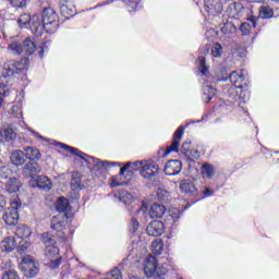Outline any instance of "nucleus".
Masks as SVG:
<instances>
[{"mask_svg":"<svg viewBox=\"0 0 279 279\" xmlns=\"http://www.w3.org/2000/svg\"><path fill=\"white\" fill-rule=\"evenodd\" d=\"M58 21V13L52 8H46L41 12V21L40 16L33 15L32 34L35 36H43L44 32L46 34H56L60 25Z\"/></svg>","mask_w":279,"mask_h":279,"instance_id":"obj_1","label":"nucleus"},{"mask_svg":"<svg viewBox=\"0 0 279 279\" xmlns=\"http://www.w3.org/2000/svg\"><path fill=\"white\" fill-rule=\"evenodd\" d=\"M27 59L21 61H9L0 66V101H3V97L10 95V87L8 86V77H14V75H21L29 69L27 65Z\"/></svg>","mask_w":279,"mask_h":279,"instance_id":"obj_2","label":"nucleus"},{"mask_svg":"<svg viewBox=\"0 0 279 279\" xmlns=\"http://www.w3.org/2000/svg\"><path fill=\"white\" fill-rule=\"evenodd\" d=\"M57 147H60L61 149H64L65 151H69V154H72L73 156H77L81 158V160H85L88 169H90L94 173H104L106 169H110V167H121V162L117 161H101L95 157L88 156L86 153H82V150L69 146L66 144L57 143Z\"/></svg>","mask_w":279,"mask_h":279,"instance_id":"obj_3","label":"nucleus"},{"mask_svg":"<svg viewBox=\"0 0 279 279\" xmlns=\"http://www.w3.org/2000/svg\"><path fill=\"white\" fill-rule=\"evenodd\" d=\"M8 49L14 56H21V53H25L26 56H33V53H36L38 48L36 47L34 40L26 38L23 44L17 40L11 41L8 46Z\"/></svg>","mask_w":279,"mask_h":279,"instance_id":"obj_4","label":"nucleus"},{"mask_svg":"<svg viewBox=\"0 0 279 279\" xmlns=\"http://www.w3.org/2000/svg\"><path fill=\"white\" fill-rule=\"evenodd\" d=\"M10 206L3 214L2 219L7 226H16L19 223V209L21 208V199L13 197Z\"/></svg>","mask_w":279,"mask_h":279,"instance_id":"obj_5","label":"nucleus"},{"mask_svg":"<svg viewBox=\"0 0 279 279\" xmlns=\"http://www.w3.org/2000/svg\"><path fill=\"white\" fill-rule=\"evenodd\" d=\"M20 269L23 271L26 278H36V276H38V272L40 271L32 256H26L22 259V263L20 264Z\"/></svg>","mask_w":279,"mask_h":279,"instance_id":"obj_6","label":"nucleus"},{"mask_svg":"<svg viewBox=\"0 0 279 279\" xmlns=\"http://www.w3.org/2000/svg\"><path fill=\"white\" fill-rule=\"evenodd\" d=\"M158 171H160V166H158L156 161L148 159L144 160L140 174L145 180H154V178L158 175Z\"/></svg>","mask_w":279,"mask_h":279,"instance_id":"obj_7","label":"nucleus"},{"mask_svg":"<svg viewBox=\"0 0 279 279\" xmlns=\"http://www.w3.org/2000/svg\"><path fill=\"white\" fill-rule=\"evenodd\" d=\"M41 242L45 245V255L49 258L58 256L60 248L56 246V238L49 233L41 234Z\"/></svg>","mask_w":279,"mask_h":279,"instance_id":"obj_8","label":"nucleus"},{"mask_svg":"<svg viewBox=\"0 0 279 279\" xmlns=\"http://www.w3.org/2000/svg\"><path fill=\"white\" fill-rule=\"evenodd\" d=\"M228 78L230 80L234 88H245L247 86V82H245V74H243V71H233L226 77L218 78V81L226 82Z\"/></svg>","mask_w":279,"mask_h":279,"instance_id":"obj_9","label":"nucleus"},{"mask_svg":"<svg viewBox=\"0 0 279 279\" xmlns=\"http://www.w3.org/2000/svg\"><path fill=\"white\" fill-rule=\"evenodd\" d=\"M179 186L189 197H199V189L195 185V180L184 179L180 182Z\"/></svg>","mask_w":279,"mask_h":279,"instance_id":"obj_10","label":"nucleus"},{"mask_svg":"<svg viewBox=\"0 0 279 279\" xmlns=\"http://www.w3.org/2000/svg\"><path fill=\"white\" fill-rule=\"evenodd\" d=\"M184 126H179L173 134V141L170 146L166 148L165 156H169V154L179 153L180 151V142L182 141V136H184Z\"/></svg>","mask_w":279,"mask_h":279,"instance_id":"obj_11","label":"nucleus"},{"mask_svg":"<svg viewBox=\"0 0 279 279\" xmlns=\"http://www.w3.org/2000/svg\"><path fill=\"white\" fill-rule=\"evenodd\" d=\"M158 269H161L158 267V259H156L155 256L148 255L144 260V274L147 278H151Z\"/></svg>","mask_w":279,"mask_h":279,"instance_id":"obj_12","label":"nucleus"},{"mask_svg":"<svg viewBox=\"0 0 279 279\" xmlns=\"http://www.w3.org/2000/svg\"><path fill=\"white\" fill-rule=\"evenodd\" d=\"M198 75L202 77L201 82L203 84H213V76H210L208 66H206V58L204 57H198Z\"/></svg>","mask_w":279,"mask_h":279,"instance_id":"obj_13","label":"nucleus"},{"mask_svg":"<svg viewBox=\"0 0 279 279\" xmlns=\"http://www.w3.org/2000/svg\"><path fill=\"white\" fill-rule=\"evenodd\" d=\"M41 172L43 168L36 161H28L27 163L24 165L22 169L24 178H32V180H34V178H36V175H38V173Z\"/></svg>","mask_w":279,"mask_h":279,"instance_id":"obj_14","label":"nucleus"},{"mask_svg":"<svg viewBox=\"0 0 279 279\" xmlns=\"http://www.w3.org/2000/svg\"><path fill=\"white\" fill-rule=\"evenodd\" d=\"M15 236L25 241V245H22L21 247L27 250V247H29V241H27V239L32 236V229L27 225H19L15 230Z\"/></svg>","mask_w":279,"mask_h":279,"instance_id":"obj_15","label":"nucleus"},{"mask_svg":"<svg viewBox=\"0 0 279 279\" xmlns=\"http://www.w3.org/2000/svg\"><path fill=\"white\" fill-rule=\"evenodd\" d=\"M148 236H162L165 234V223L160 220H154L146 227Z\"/></svg>","mask_w":279,"mask_h":279,"instance_id":"obj_16","label":"nucleus"},{"mask_svg":"<svg viewBox=\"0 0 279 279\" xmlns=\"http://www.w3.org/2000/svg\"><path fill=\"white\" fill-rule=\"evenodd\" d=\"M181 154L185 156L189 162H195L199 159V150L191 148V143L184 142L181 146Z\"/></svg>","mask_w":279,"mask_h":279,"instance_id":"obj_17","label":"nucleus"},{"mask_svg":"<svg viewBox=\"0 0 279 279\" xmlns=\"http://www.w3.org/2000/svg\"><path fill=\"white\" fill-rule=\"evenodd\" d=\"M16 141V131L12 126H4L0 129L1 143H14Z\"/></svg>","mask_w":279,"mask_h":279,"instance_id":"obj_18","label":"nucleus"},{"mask_svg":"<svg viewBox=\"0 0 279 279\" xmlns=\"http://www.w3.org/2000/svg\"><path fill=\"white\" fill-rule=\"evenodd\" d=\"M182 171V161L178 159L169 160L165 166L166 175H178Z\"/></svg>","mask_w":279,"mask_h":279,"instance_id":"obj_19","label":"nucleus"},{"mask_svg":"<svg viewBox=\"0 0 279 279\" xmlns=\"http://www.w3.org/2000/svg\"><path fill=\"white\" fill-rule=\"evenodd\" d=\"M130 169V163H125L122 168H120V172L118 175L111 178L110 187L117 189L118 186H123V180H125V171Z\"/></svg>","mask_w":279,"mask_h":279,"instance_id":"obj_20","label":"nucleus"},{"mask_svg":"<svg viewBox=\"0 0 279 279\" xmlns=\"http://www.w3.org/2000/svg\"><path fill=\"white\" fill-rule=\"evenodd\" d=\"M11 162L15 165V167H23L25 162H27V156L25 151L21 149H15L11 153Z\"/></svg>","mask_w":279,"mask_h":279,"instance_id":"obj_21","label":"nucleus"},{"mask_svg":"<svg viewBox=\"0 0 279 279\" xmlns=\"http://www.w3.org/2000/svg\"><path fill=\"white\" fill-rule=\"evenodd\" d=\"M204 7L206 12L213 16H215V14H219L221 11V4L219 3V0H204Z\"/></svg>","mask_w":279,"mask_h":279,"instance_id":"obj_22","label":"nucleus"},{"mask_svg":"<svg viewBox=\"0 0 279 279\" xmlns=\"http://www.w3.org/2000/svg\"><path fill=\"white\" fill-rule=\"evenodd\" d=\"M24 151L26 155V160H31V162H38L43 158L40 150L36 147L27 146L24 147Z\"/></svg>","mask_w":279,"mask_h":279,"instance_id":"obj_23","label":"nucleus"},{"mask_svg":"<svg viewBox=\"0 0 279 279\" xmlns=\"http://www.w3.org/2000/svg\"><path fill=\"white\" fill-rule=\"evenodd\" d=\"M59 9L63 16H66V14H73V10H75V2L74 0H59Z\"/></svg>","mask_w":279,"mask_h":279,"instance_id":"obj_24","label":"nucleus"},{"mask_svg":"<svg viewBox=\"0 0 279 279\" xmlns=\"http://www.w3.org/2000/svg\"><path fill=\"white\" fill-rule=\"evenodd\" d=\"M180 215H182L180 210L169 211L165 218L166 223L170 228H177L178 223H180Z\"/></svg>","mask_w":279,"mask_h":279,"instance_id":"obj_25","label":"nucleus"},{"mask_svg":"<svg viewBox=\"0 0 279 279\" xmlns=\"http://www.w3.org/2000/svg\"><path fill=\"white\" fill-rule=\"evenodd\" d=\"M166 213L167 207L160 204H154L149 209V217H151V219H161Z\"/></svg>","mask_w":279,"mask_h":279,"instance_id":"obj_26","label":"nucleus"},{"mask_svg":"<svg viewBox=\"0 0 279 279\" xmlns=\"http://www.w3.org/2000/svg\"><path fill=\"white\" fill-rule=\"evenodd\" d=\"M17 23H19L20 27L26 28V29L29 28L32 32V27H34V15L31 16L27 13H23L17 19Z\"/></svg>","mask_w":279,"mask_h":279,"instance_id":"obj_27","label":"nucleus"},{"mask_svg":"<svg viewBox=\"0 0 279 279\" xmlns=\"http://www.w3.org/2000/svg\"><path fill=\"white\" fill-rule=\"evenodd\" d=\"M23 186V183H21V180L16 178H11L5 184V191L7 193H19L21 191V187Z\"/></svg>","mask_w":279,"mask_h":279,"instance_id":"obj_28","label":"nucleus"},{"mask_svg":"<svg viewBox=\"0 0 279 279\" xmlns=\"http://www.w3.org/2000/svg\"><path fill=\"white\" fill-rule=\"evenodd\" d=\"M16 247V240L14 236H7L0 242V248L2 252H13Z\"/></svg>","mask_w":279,"mask_h":279,"instance_id":"obj_29","label":"nucleus"},{"mask_svg":"<svg viewBox=\"0 0 279 279\" xmlns=\"http://www.w3.org/2000/svg\"><path fill=\"white\" fill-rule=\"evenodd\" d=\"M51 180L47 175H37L36 177V187L41 189L43 191H51Z\"/></svg>","mask_w":279,"mask_h":279,"instance_id":"obj_30","label":"nucleus"},{"mask_svg":"<svg viewBox=\"0 0 279 279\" xmlns=\"http://www.w3.org/2000/svg\"><path fill=\"white\" fill-rule=\"evenodd\" d=\"M66 226V218L64 216H54L51 220V228L54 232H62Z\"/></svg>","mask_w":279,"mask_h":279,"instance_id":"obj_31","label":"nucleus"},{"mask_svg":"<svg viewBox=\"0 0 279 279\" xmlns=\"http://www.w3.org/2000/svg\"><path fill=\"white\" fill-rule=\"evenodd\" d=\"M215 95H217L216 88H214L210 85L203 86L202 99H203V101H205V104H209L210 100L215 97Z\"/></svg>","mask_w":279,"mask_h":279,"instance_id":"obj_32","label":"nucleus"},{"mask_svg":"<svg viewBox=\"0 0 279 279\" xmlns=\"http://www.w3.org/2000/svg\"><path fill=\"white\" fill-rule=\"evenodd\" d=\"M56 209L58 213H69V210H71V204L69 203V199L64 197L58 198L56 203Z\"/></svg>","mask_w":279,"mask_h":279,"instance_id":"obj_33","label":"nucleus"},{"mask_svg":"<svg viewBox=\"0 0 279 279\" xmlns=\"http://www.w3.org/2000/svg\"><path fill=\"white\" fill-rule=\"evenodd\" d=\"M202 175L203 178H207V180H213L215 175V166L210 163H204L202 166Z\"/></svg>","mask_w":279,"mask_h":279,"instance_id":"obj_34","label":"nucleus"},{"mask_svg":"<svg viewBox=\"0 0 279 279\" xmlns=\"http://www.w3.org/2000/svg\"><path fill=\"white\" fill-rule=\"evenodd\" d=\"M163 247L165 243L162 242V240H155L151 243L150 250L153 254H155L156 256H160V254H162Z\"/></svg>","mask_w":279,"mask_h":279,"instance_id":"obj_35","label":"nucleus"},{"mask_svg":"<svg viewBox=\"0 0 279 279\" xmlns=\"http://www.w3.org/2000/svg\"><path fill=\"white\" fill-rule=\"evenodd\" d=\"M220 32L225 34V36H228L230 34H235L236 26H234V24H232L231 22H227L220 27Z\"/></svg>","mask_w":279,"mask_h":279,"instance_id":"obj_36","label":"nucleus"},{"mask_svg":"<svg viewBox=\"0 0 279 279\" xmlns=\"http://www.w3.org/2000/svg\"><path fill=\"white\" fill-rule=\"evenodd\" d=\"M129 12H136V10H141L143 5L141 4V0H124Z\"/></svg>","mask_w":279,"mask_h":279,"instance_id":"obj_37","label":"nucleus"},{"mask_svg":"<svg viewBox=\"0 0 279 279\" xmlns=\"http://www.w3.org/2000/svg\"><path fill=\"white\" fill-rule=\"evenodd\" d=\"M259 16L260 19H272L274 17V9L270 7H260L259 8Z\"/></svg>","mask_w":279,"mask_h":279,"instance_id":"obj_38","label":"nucleus"},{"mask_svg":"<svg viewBox=\"0 0 279 279\" xmlns=\"http://www.w3.org/2000/svg\"><path fill=\"white\" fill-rule=\"evenodd\" d=\"M199 194L202 195L203 199H206L208 197H213L215 195V190L210 189L208 185H204L198 190Z\"/></svg>","mask_w":279,"mask_h":279,"instance_id":"obj_39","label":"nucleus"},{"mask_svg":"<svg viewBox=\"0 0 279 279\" xmlns=\"http://www.w3.org/2000/svg\"><path fill=\"white\" fill-rule=\"evenodd\" d=\"M157 197L159 202H169V199H171V196L169 195V191L159 187L157 190Z\"/></svg>","mask_w":279,"mask_h":279,"instance_id":"obj_40","label":"nucleus"},{"mask_svg":"<svg viewBox=\"0 0 279 279\" xmlns=\"http://www.w3.org/2000/svg\"><path fill=\"white\" fill-rule=\"evenodd\" d=\"M222 51L223 48L219 43L214 44V46L211 47V56H214V58H221Z\"/></svg>","mask_w":279,"mask_h":279,"instance_id":"obj_41","label":"nucleus"},{"mask_svg":"<svg viewBox=\"0 0 279 279\" xmlns=\"http://www.w3.org/2000/svg\"><path fill=\"white\" fill-rule=\"evenodd\" d=\"M10 175H12V169H10V166H2L0 168L1 180H8Z\"/></svg>","mask_w":279,"mask_h":279,"instance_id":"obj_42","label":"nucleus"},{"mask_svg":"<svg viewBox=\"0 0 279 279\" xmlns=\"http://www.w3.org/2000/svg\"><path fill=\"white\" fill-rule=\"evenodd\" d=\"M145 160L142 161H134V162H126V165H130L129 169L131 168V171H143V165Z\"/></svg>","mask_w":279,"mask_h":279,"instance_id":"obj_43","label":"nucleus"},{"mask_svg":"<svg viewBox=\"0 0 279 279\" xmlns=\"http://www.w3.org/2000/svg\"><path fill=\"white\" fill-rule=\"evenodd\" d=\"M167 271H169L165 266L161 268H158L157 271L153 275L154 279H166L167 277Z\"/></svg>","mask_w":279,"mask_h":279,"instance_id":"obj_44","label":"nucleus"},{"mask_svg":"<svg viewBox=\"0 0 279 279\" xmlns=\"http://www.w3.org/2000/svg\"><path fill=\"white\" fill-rule=\"evenodd\" d=\"M251 29H252V26L247 22L242 23L240 26V32H241L242 36H250Z\"/></svg>","mask_w":279,"mask_h":279,"instance_id":"obj_45","label":"nucleus"},{"mask_svg":"<svg viewBox=\"0 0 279 279\" xmlns=\"http://www.w3.org/2000/svg\"><path fill=\"white\" fill-rule=\"evenodd\" d=\"M138 228H140L138 220H136V218H132L129 227L130 232L132 234H136V231L138 230Z\"/></svg>","mask_w":279,"mask_h":279,"instance_id":"obj_46","label":"nucleus"},{"mask_svg":"<svg viewBox=\"0 0 279 279\" xmlns=\"http://www.w3.org/2000/svg\"><path fill=\"white\" fill-rule=\"evenodd\" d=\"M2 279H19V274L14 269H9L3 274Z\"/></svg>","mask_w":279,"mask_h":279,"instance_id":"obj_47","label":"nucleus"},{"mask_svg":"<svg viewBox=\"0 0 279 279\" xmlns=\"http://www.w3.org/2000/svg\"><path fill=\"white\" fill-rule=\"evenodd\" d=\"M13 8H25L27 0H8Z\"/></svg>","mask_w":279,"mask_h":279,"instance_id":"obj_48","label":"nucleus"},{"mask_svg":"<svg viewBox=\"0 0 279 279\" xmlns=\"http://www.w3.org/2000/svg\"><path fill=\"white\" fill-rule=\"evenodd\" d=\"M60 265H62V258L61 257H59L54 260H50L47 264V267H49V269H58L60 267Z\"/></svg>","mask_w":279,"mask_h":279,"instance_id":"obj_49","label":"nucleus"},{"mask_svg":"<svg viewBox=\"0 0 279 279\" xmlns=\"http://www.w3.org/2000/svg\"><path fill=\"white\" fill-rule=\"evenodd\" d=\"M45 49H47L46 46H40L37 48L39 58H45Z\"/></svg>","mask_w":279,"mask_h":279,"instance_id":"obj_50","label":"nucleus"},{"mask_svg":"<svg viewBox=\"0 0 279 279\" xmlns=\"http://www.w3.org/2000/svg\"><path fill=\"white\" fill-rule=\"evenodd\" d=\"M71 187L73 189V191H75V190H77V189H80V180H73L72 182H71Z\"/></svg>","mask_w":279,"mask_h":279,"instance_id":"obj_51","label":"nucleus"},{"mask_svg":"<svg viewBox=\"0 0 279 279\" xmlns=\"http://www.w3.org/2000/svg\"><path fill=\"white\" fill-rule=\"evenodd\" d=\"M5 204H7L5 196H3V194H0V210L1 208H5Z\"/></svg>","mask_w":279,"mask_h":279,"instance_id":"obj_52","label":"nucleus"},{"mask_svg":"<svg viewBox=\"0 0 279 279\" xmlns=\"http://www.w3.org/2000/svg\"><path fill=\"white\" fill-rule=\"evenodd\" d=\"M133 257H132V253H130L129 254V256H126V258L124 259V265H128V262L129 263H134V259H132Z\"/></svg>","mask_w":279,"mask_h":279,"instance_id":"obj_53","label":"nucleus"},{"mask_svg":"<svg viewBox=\"0 0 279 279\" xmlns=\"http://www.w3.org/2000/svg\"><path fill=\"white\" fill-rule=\"evenodd\" d=\"M33 136H36L37 138H41V140L45 138V137H43V135H40L34 131H33Z\"/></svg>","mask_w":279,"mask_h":279,"instance_id":"obj_54","label":"nucleus"},{"mask_svg":"<svg viewBox=\"0 0 279 279\" xmlns=\"http://www.w3.org/2000/svg\"><path fill=\"white\" fill-rule=\"evenodd\" d=\"M247 99H250V96H247L246 99L241 100L239 106H241L242 104H245V101H247Z\"/></svg>","mask_w":279,"mask_h":279,"instance_id":"obj_55","label":"nucleus"},{"mask_svg":"<svg viewBox=\"0 0 279 279\" xmlns=\"http://www.w3.org/2000/svg\"><path fill=\"white\" fill-rule=\"evenodd\" d=\"M253 23V27H256V21H254V19L250 20Z\"/></svg>","mask_w":279,"mask_h":279,"instance_id":"obj_56","label":"nucleus"},{"mask_svg":"<svg viewBox=\"0 0 279 279\" xmlns=\"http://www.w3.org/2000/svg\"><path fill=\"white\" fill-rule=\"evenodd\" d=\"M208 119V114L203 116L202 121H206Z\"/></svg>","mask_w":279,"mask_h":279,"instance_id":"obj_57","label":"nucleus"},{"mask_svg":"<svg viewBox=\"0 0 279 279\" xmlns=\"http://www.w3.org/2000/svg\"><path fill=\"white\" fill-rule=\"evenodd\" d=\"M138 213H143V208H140V209L137 210V214H138Z\"/></svg>","mask_w":279,"mask_h":279,"instance_id":"obj_58","label":"nucleus"},{"mask_svg":"<svg viewBox=\"0 0 279 279\" xmlns=\"http://www.w3.org/2000/svg\"><path fill=\"white\" fill-rule=\"evenodd\" d=\"M196 123H202V120H197Z\"/></svg>","mask_w":279,"mask_h":279,"instance_id":"obj_59","label":"nucleus"},{"mask_svg":"<svg viewBox=\"0 0 279 279\" xmlns=\"http://www.w3.org/2000/svg\"><path fill=\"white\" fill-rule=\"evenodd\" d=\"M1 104H2V102H1V100H0V108H1Z\"/></svg>","mask_w":279,"mask_h":279,"instance_id":"obj_60","label":"nucleus"},{"mask_svg":"<svg viewBox=\"0 0 279 279\" xmlns=\"http://www.w3.org/2000/svg\"><path fill=\"white\" fill-rule=\"evenodd\" d=\"M276 1H278V2H279V0H276Z\"/></svg>","mask_w":279,"mask_h":279,"instance_id":"obj_61","label":"nucleus"}]
</instances>
